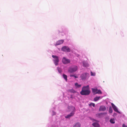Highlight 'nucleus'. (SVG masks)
Segmentation results:
<instances>
[{
  "label": "nucleus",
  "instance_id": "14",
  "mask_svg": "<svg viewBox=\"0 0 127 127\" xmlns=\"http://www.w3.org/2000/svg\"><path fill=\"white\" fill-rule=\"evenodd\" d=\"M75 85L76 87L77 88H79L81 86V85H79L77 83H75Z\"/></svg>",
  "mask_w": 127,
  "mask_h": 127
},
{
  "label": "nucleus",
  "instance_id": "4",
  "mask_svg": "<svg viewBox=\"0 0 127 127\" xmlns=\"http://www.w3.org/2000/svg\"><path fill=\"white\" fill-rule=\"evenodd\" d=\"M89 77V74L87 73H85L82 74L80 76V77L83 80H85Z\"/></svg>",
  "mask_w": 127,
  "mask_h": 127
},
{
  "label": "nucleus",
  "instance_id": "22",
  "mask_svg": "<svg viewBox=\"0 0 127 127\" xmlns=\"http://www.w3.org/2000/svg\"><path fill=\"white\" fill-rule=\"evenodd\" d=\"M91 75L92 76H95V73L94 72H93L92 71L91 72Z\"/></svg>",
  "mask_w": 127,
  "mask_h": 127
},
{
  "label": "nucleus",
  "instance_id": "7",
  "mask_svg": "<svg viewBox=\"0 0 127 127\" xmlns=\"http://www.w3.org/2000/svg\"><path fill=\"white\" fill-rule=\"evenodd\" d=\"M62 50V51L66 52H70V49L69 48L67 47L64 46L63 47Z\"/></svg>",
  "mask_w": 127,
  "mask_h": 127
},
{
  "label": "nucleus",
  "instance_id": "2",
  "mask_svg": "<svg viewBox=\"0 0 127 127\" xmlns=\"http://www.w3.org/2000/svg\"><path fill=\"white\" fill-rule=\"evenodd\" d=\"M68 108L69 109L70 111H72V112L70 114L66 115L65 117L66 118H70L71 116H73L75 111V108L74 107L72 106H69Z\"/></svg>",
  "mask_w": 127,
  "mask_h": 127
},
{
  "label": "nucleus",
  "instance_id": "26",
  "mask_svg": "<svg viewBox=\"0 0 127 127\" xmlns=\"http://www.w3.org/2000/svg\"><path fill=\"white\" fill-rule=\"evenodd\" d=\"M122 127H127V126H125L124 124H123V125Z\"/></svg>",
  "mask_w": 127,
  "mask_h": 127
},
{
  "label": "nucleus",
  "instance_id": "24",
  "mask_svg": "<svg viewBox=\"0 0 127 127\" xmlns=\"http://www.w3.org/2000/svg\"><path fill=\"white\" fill-rule=\"evenodd\" d=\"M101 92L100 90H97V91L96 92V94H101Z\"/></svg>",
  "mask_w": 127,
  "mask_h": 127
},
{
  "label": "nucleus",
  "instance_id": "18",
  "mask_svg": "<svg viewBox=\"0 0 127 127\" xmlns=\"http://www.w3.org/2000/svg\"><path fill=\"white\" fill-rule=\"evenodd\" d=\"M83 65L84 67H88V64L84 62H83Z\"/></svg>",
  "mask_w": 127,
  "mask_h": 127
},
{
  "label": "nucleus",
  "instance_id": "8",
  "mask_svg": "<svg viewBox=\"0 0 127 127\" xmlns=\"http://www.w3.org/2000/svg\"><path fill=\"white\" fill-rule=\"evenodd\" d=\"M114 110L115 111L118 113H120V112L118 110L116 106L112 103L111 104Z\"/></svg>",
  "mask_w": 127,
  "mask_h": 127
},
{
  "label": "nucleus",
  "instance_id": "11",
  "mask_svg": "<svg viewBox=\"0 0 127 127\" xmlns=\"http://www.w3.org/2000/svg\"><path fill=\"white\" fill-rule=\"evenodd\" d=\"M106 109V108L105 106H101L100 107L99 109V110L100 111H104Z\"/></svg>",
  "mask_w": 127,
  "mask_h": 127
},
{
  "label": "nucleus",
  "instance_id": "13",
  "mask_svg": "<svg viewBox=\"0 0 127 127\" xmlns=\"http://www.w3.org/2000/svg\"><path fill=\"white\" fill-rule=\"evenodd\" d=\"M68 92H70L71 93H76V91H75L74 90L72 89H70L68 90Z\"/></svg>",
  "mask_w": 127,
  "mask_h": 127
},
{
  "label": "nucleus",
  "instance_id": "21",
  "mask_svg": "<svg viewBox=\"0 0 127 127\" xmlns=\"http://www.w3.org/2000/svg\"><path fill=\"white\" fill-rule=\"evenodd\" d=\"M70 77H74L75 78H78V76H76L75 75H70Z\"/></svg>",
  "mask_w": 127,
  "mask_h": 127
},
{
  "label": "nucleus",
  "instance_id": "17",
  "mask_svg": "<svg viewBox=\"0 0 127 127\" xmlns=\"http://www.w3.org/2000/svg\"><path fill=\"white\" fill-rule=\"evenodd\" d=\"M92 92L93 93H95V94H96V92L97 91V89H95L93 88H92Z\"/></svg>",
  "mask_w": 127,
  "mask_h": 127
},
{
  "label": "nucleus",
  "instance_id": "15",
  "mask_svg": "<svg viewBox=\"0 0 127 127\" xmlns=\"http://www.w3.org/2000/svg\"><path fill=\"white\" fill-rule=\"evenodd\" d=\"M100 98V96H96L94 98V101H97Z\"/></svg>",
  "mask_w": 127,
  "mask_h": 127
},
{
  "label": "nucleus",
  "instance_id": "12",
  "mask_svg": "<svg viewBox=\"0 0 127 127\" xmlns=\"http://www.w3.org/2000/svg\"><path fill=\"white\" fill-rule=\"evenodd\" d=\"M81 125L79 123H76L73 126V127H80Z\"/></svg>",
  "mask_w": 127,
  "mask_h": 127
},
{
  "label": "nucleus",
  "instance_id": "19",
  "mask_svg": "<svg viewBox=\"0 0 127 127\" xmlns=\"http://www.w3.org/2000/svg\"><path fill=\"white\" fill-rule=\"evenodd\" d=\"M110 122L112 124H114L115 123V122L114 120L113 119H111L110 120Z\"/></svg>",
  "mask_w": 127,
  "mask_h": 127
},
{
  "label": "nucleus",
  "instance_id": "27",
  "mask_svg": "<svg viewBox=\"0 0 127 127\" xmlns=\"http://www.w3.org/2000/svg\"><path fill=\"white\" fill-rule=\"evenodd\" d=\"M105 114H106V113H105Z\"/></svg>",
  "mask_w": 127,
  "mask_h": 127
},
{
  "label": "nucleus",
  "instance_id": "25",
  "mask_svg": "<svg viewBox=\"0 0 127 127\" xmlns=\"http://www.w3.org/2000/svg\"><path fill=\"white\" fill-rule=\"evenodd\" d=\"M58 71L60 73H61V70L60 68H58Z\"/></svg>",
  "mask_w": 127,
  "mask_h": 127
},
{
  "label": "nucleus",
  "instance_id": "1",
  "mask_svg": "<svg viewBox=\"0 0 127 127\" xmlns=\"http://www.w3.org/2000/svg\"><path fill=\"white\" fill-rule=\"evenodd\" d=\"M90 93L89 86L88 85L86 86H84L82 87L80 94L82 95H89Z\"/></svg>",
  "mask_w": 127,
  "mask_h": 127
},
{
  "label": "nucleus",
  "instance_id": "6",
  "mask_svg": "<svg viewBox=\"0 0 127 127\" xmlns=\"http://www.w3.org/2000/svg\"><path fill=\"white\" fill-rule=\"evenodd\" d=\"M62 62L64 64H66L69 63L70 62V60L64 57L62 59Z\"/></svg>",
  "mask_w": 127,
  "mask_h": 127
},
{
  "label": "nucleus",
  "instance_id": "3",
  "mask_svg": "<svg viewBox=\"0 0 127 127\" xmlns=\"http://www.w3.org/2000/svg\"><path fill=\"white\" fill-rule=\"evenodd\" d=\"M78 69V67L77 66H74L69 68L68 72L70 73L74 72L76 71Z\"/></svg>",
  "mask_w": 127,
  "mask_h": 127
},
{
  "label": "nucleus",
  "instance_id": "5",
  "mask_svg": "<svg viewBox=\"0 0 127 127\" xmlns=\"http://www.w3.org/2000/svg\"><path fill=\"white\" fill-rule=\"evenodd\" d=\"M52 57L54 59L53 60L54 62V63L55 65H57L58 64V63L59 62V60L58 57V56L52 55Z\"/></svg>",
  "mask_w": 127,
  "mask_h": 127
},
{
  "label": "nucleus",
  "instance_id": "23",
  "mask_svg": "<svg viewBox=\"0 0 127 127\" xmlns=\"http://www.w3.org/2000/svg\"><path fill=\"white\" fill-rule=\"evenodd\" d=\"M89 105L91 106H93V107H94L95 104L94 103H91L89 104Z\"/></svg>",
  "mask_w": 127,
  "mask_h": 127
},
{
  "label": "nucleus",
  "instance_id": "9",
  "mask_svg": "<svg viewBox=\"0 0 127 127\" xmlns=\"http://www.w3.org/2000/svg\"><path fill=\"white\" fill-rule=\"evenodd\" d=\"M64 42L63 40H60L57 41L56 44V45H58L62 44Z\"/></svg>",
  "mask_w": 127,
  "mask_h": 127
},
{
  "label": "nucleus",
  "instance_id": "10",
  "mask_svg": "<svg viewBox=\"0 0 127 127\" xmlns=\"http://www.w3.org/2000/svg\"><path fill=\"white\" fill-rule=\"evenodd\" d=\"M93 126L94 127H100L99 124L97 123H94L92 124Z\"/></svg>",
  "mask_w": 127,
  "mask_h": 127
},
{
  "label": "nucleus",
  "instance_id": "16",
  "mask_svg": "<svg viewBox=\"0 0 127 127\" xmlns=\"http://www.w3.org/2000/svg\"><path fill=\"white\" fill-rule=\"evenodd\" d=\"M63 76L64 79L66 81H67V76L64 74H63Z\"/></svg>",
  "mask_w": 127,
  "mask_h": 127
},
{
  "label": "nucleus",
  "instance_id": "20",
  "mask_svg": "<svg viewBox=\"0 0 127 127\" xmlns=\"http://www.w3.org/2000/svg\"><path fill=\"white\" fill-rule=\"evenodd\" d=\"M112 110L111 107L109 108V112L110 113H112Z\"/></svg>",
  "mask_w": 127,
  "mask_h": 127
}]
</instances>
